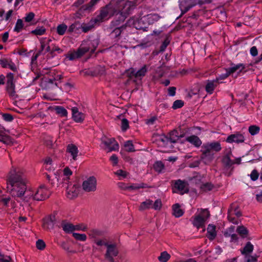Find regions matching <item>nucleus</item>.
Wrapping results in <instances>:
<instances>
[{"instance_id": "nucleus-53", "label": "nucleus", "mask_w": 262, "mask_h": 262, "mask_svg": "<svg viewBox=\"0 0 262 262\" xmlns=\"http://www.w3.org/2000/svg\"><path fill=\"white\" fill-rule=\"evenodd\" d=\"M147 19L149 23H153L154 21H158L160 16L157 14H150L147 15Z\"/></svg>"}, {"instance_id": "nucleus-56", "label": "nucleus", "mask_w": 262, "mask_h": 262, "mask_svg": "<svg viewBox=\"0 0 262 262\" xmlns=\"http://www.w3.org/2000/svg\"><path fill=\"white\" fill-rule=\"evenodd\" d=\"M230 74L229 73V71H228V69H226V72L225 74H222L220 75H219L218 77H217L215 79V81L218 83L219 84L220 80H224L226 78H227Z\"/></svg>"}, {"instance_id": "nucleus-33", "label": "nucleus", "mask_w": 262, "mask_h": 262, "mask_svg": "<svg viewBox=\"0 0 262 262\" xmlns=\"http://www.w3.org/2000/svg\"><path fill=\"white\" fill-rule=\"evenodd\" d=\"M144 184H133L125 186L124 189L129 191L136 190L140 188H144Z\"/></svg>"}, {"instance_id": "nucleus-13", "label": "nucleus", "mask_w": 262, "mask_h": 262, "mask_svg": "<svg viewBox=\"0 0 262 262\" xmlns=\"http://www.w3.org/2000/svg\"><path fill=\"white\" fill-rule=\"evenodd\" d=\"M106 249L105 257L108 261H112L114 260L113 257L117 256L118 253L116 246L114 244H108Z\"/></svg>"}, {"instance_id": "nucleus-63", "label": "nucleus", "mask_w": 262, "mask_h": 262, "mask_svg": "<svg viewBox=\"0 0 262 262\" xmlns=\"http://www.w3.org/2000/svg\"><path fill=\"white\" fill-rule=\"evenodd\" d=\"M55 52H57L58 54H60L62 52V50L58 46L52 44L51 51L50 52L52 54Z\"/></svg>"}, {"instance_id": "nucleus-1", "label": "nucleus", "mask_w": 262, "mask_h": 262, "mask_svg": "<svg viewBox=\"0 0 262 262\" xmlns=\"http://www.w3.org/2000/svg\"><path fill=\"white\" fill-rule=\"evenodd\" d=\"M7 188L12 196L14 198L23 199L26 194L24 200L29 201L27 196L26 180L22 171L18 168L12 167L7 177Z\"/></svg>"}, {"instance_id": "nucleus-25", "label": "nucleus", "mask_w": 262, "mask_h": 262, "mask_svg": "<svg viewBox=\"0 0 262 262\" xmlns=\"http://www.w3.org/2000/svg\"><path fill=\"white\" fill-rule=\"evenodd\" d=\"M0 64L3 68H9L13 71H16L17 70L15 64L10 60L4 59L0 60Z\"/></svg>"}, {"instance_id": "nucleus-60", "label": "nucleus", "mask_w": 262, "mask_h": 262, "mask_svg": "<svg viewBox=\"0 0 262 262\" xmlns=\"http://www.w3.org/2000/svg\"><path fill=\"white\" fill-rule=\"evenodd\" d=\"M61 247L64 250H66L68 252L71 253H75V251L73 250L71 248L70 245L67 243H65V242L62 243V245H61Z\"/></svg>"}, {"instance_id": "nucleus-42", "label": "nucleus", "mask_w": 262, "mask_h": 262, "mask_svg": "<svg viewBox=\"0 0 262 262\" xmlns=\"http://www.w3.org/2000/svg\"><path fill=\"white\" fill-rule=\"evenodd\" d=\"M56 113L59 115L61 117H66L68 115L67 111L62 106H56L54 107Z\"/></svg>"}, {"instance_id": "nucleus-4", "label": "nucleus", "mask_w": 262, "mask_h": 262, "mask_svg": "<svg viewBox=\"0 0 262 262\" xmlns=\"http://www.w3.org/2000/svg\"><path fill=\"white\" fill-rule=\"evenodd\" d=\"M209 216L210 213L207 209H198L196 214L193 217L192 224L198 228L203 227Z\"/></svg>"}, {"instance_id": "nucleus-51", "label": "nucleus", "mask_w": 262, "mask_h": 262, "mask_svg": "<svg viewBox=\"0 0 262 262\" xmlns=\"http://www.w3.org/2000/svg\"><path fill=\"white\" fill-rule=\"evenodd\" d=\"M125 150L128 152H133L135 151L134 146L130 140L127 141L124 143Z\"/></svg>"}, {"instance_id": "nucleus-36", "label": "nucleus", "mask_w": 262, "mask_h": 262, "mask_svg": "<svg viewBox=\"0 0 262 262\" xmlns=\"http://www.w3.org/2000/svg\"><path fill=\"white\" fill-rule=\"evenodd\" d=\"M152 208V201L150 200H146L145 201L143 202L140 207L139 210L141 211L146 209H149Z\"/></svg>"}, {"instance_id": "nucleus-6", "label": "nucleus", "mask_w": 262, "mask_h": 262, "mask_svg": "<svg viewBox=\"0 0 262 262\" xmlns=\"http://www.w3.org/2000/svg\"><path fill=\"white\" fill-rule=\"evenodd\" d=\"M6 90L9 96L12 98H16L17 95L15 91V84L14 79V74L9 73L6 75Z\"/></svg>"}, {"instance_id": "nucleus-47", "label": "nucleus", "mask_w": 262, "mask_h": 262, "mask_svg": "<svg viewBox=\"0 0 262 262\" xmlns=\"http://www.w3.org/2000/svg\"><path fill=\"white\" fill-rule=\"evenodd\" d=\"M114 174L118 177L119 180L126 178L128 175V173L127 172L122 169L118 170L114 172Z\"/></svg>"}, {"instance_id": "nucleus-14", "label": "nucleus", "mask_w": 262, "mask_h": 262, "mask_svg": "<svg viewBox=\"0 0 262 262\" xmlns=\"http://www.w3.org/2000/svg\"><path fill=\"white\" fill-rule=\"evenodd\" d=\"M174 188V192L179 193L181 194H183L188 191L187 184L180 180L176 181Z\"/></svg>"}, {"instance_id": "nucleus-46", "label": "nucleus", "mask_w": 262, "mask_h": 262, "mask_svg": "<svg viewBox=\"0 0 262 262\" xmlns=\"http://www.w3.org/2000/svg\"><path fill=\"white\" fill-rule=\"evenodd\" d=\"M72 235L75 239L81 242H85L87 239L86 235L84 233L81 234L73 232Z\"/></svg>"}, {"instance_id": "nucleus-45", "label": "nucleus", "mask_w": 262, "mask_h": 262, "mask_svg": "<svg viewBox=\"0 0 262 262\" xmlns=\"http://www.w3.org/2000/svg\"><path fill=\"white\" fill-rule=\"evenodd\" d=\"M236 231L242 237H247L248 233L247 228L243 226H238Z\"/></svg>"}, {"instance_id": "nucleus-59", "label": "nucleus", "mask_w": 262, "mask_h": 262, "mask_svg": "<svg viewBox=\"0 0 262 262\" xmlns=\"http://www.w3.org/2000/svg\"><path fill=\"white\" fill-rule=\"evenodd\" d=\"M184 105V102L181 100H177L175 101L172 105L173 109H177L182 107Z\"/></svg>"}, {"instance_id": "nucleus-28", "label": "nucleus", "mask_w": 262, "mask_h": 262, "mask_svg": "<svg viewBox=\"0 0 262 262\" xmlns=\"http://www.w3.org/2000/svg\"><path fill=\"white\" fill-rule=\"evenodd\" d=\"M228 214L240 217L242 215V213L237 205L232 204L228 210Z\"/></svg>"}, {"instance_id": "nucleus-3", "label": "nucleus", "mask_w": 262, "mask_h": 262, "mask_svg": "<svg viewBox=\"0 0 262 262\" xmlns=\"http://www.w3.org/2000/svg\"><path fill=\"white\" fill-rule=\"evenodd\" d=\"M29 200L32 199L36 201H43L49 197L50 191L45 186L40 185L35 192L28 190L27 192Z\"/></svg>"}, {"instance_id": "nucleus-50", "label": "nucleus", "mask_w": 262, "mask_h": 262, "mask_svg": "<svg viewBox=\"0 0 262 262\" xmlns=\"http://www.w3.org/2000/svg\"><path fill=\"white\" fill-rule=\"evenodd\" d=\"M89 47H85V48H89V51H91V52L93 53L94 52L95 49L97 47L98 45V41L97 39H94L93 41H92L91 42H89L88 43ZM83 48H85V47H83Z\"/></svg>"}, {"instance_id": "nucleus-18", "label": "nucleus", "mask_w": 262, "mask_h": 262, "mask_svg": "<svg viewBox=\"0 0 262 262\" xmlns=\"http://www.w3.org/2000/svg\"><path fill=\"white\" fill-rule=\"evenodd\" d=\"M72 118L74 121L77 123L82 122L85 118V115L79 112L76 107L72 108Z\"/></svg>"}, {"instance_id": "nucleus-8", "label": "nucleus", "mask_w": 262, "mask_h": 262, "mask_svg": "<svg viewBox=\"0 0 262 262\" xmlns=\"http://www.w3.org/2000/svg\"><path fill=\"white\" fill-rule=\"evenodd\" d=\"M116 14L115 10L111 7L107 6L103 8L100 14L94 18L97 23L107 19L111 16Z\"/></svg>"}, {"instance_id": "nucleus-10", "label": "nucleus", "mask_w": 262, "mask_h": 262, "mask_svg": "<svg viewBox=\"0 0 262 262\" xmlns=\"http://www.w3.org/2000/svg\"><path fill=\"white\" fill-rule=\"evenodd\" d=\"M101 140L108 152L119 149V144L114 138H107L104 137L101 138Z\"/></svg>"}, {"instance_id": "nucleus-5", "label": "nucleus", "mask_w": 262, "mask_h": 262, "mask_svg": "<svg viewBox=\"0 0 262 262\" xmlns=\"http://www.w3.org/2000/svg\"><path fill=\"white\" fill-rule=\"evenodd\" d=\"M133 3L131 2L126 0H122L118 4L116 10H115L116 14L120 15L124 19L126 15L128 14L130 10L131 7L133 6Z\"/></svg>"}, {"instance_id": "nucleus-24", "label": "nucleus", "mask_w": 262, "mask_h": 262, "mask_svg": "<svg viewBox=\"0 0 262 262\" xmlns=\"http://www.w3.org/2000/svg\"><path fill=\"white\" fill-rule=\"evenodd\" d=\"M185 140L196 147H199L202 143L201 139L195 135L188 136Z\"/></svg>"}, {"instance_id": "nucleus-38", "label": "nucleus", "mask_w": 262, "mask_h": 262, "mask_svg": "<svg viewBox=\"0 0 262 262\" xmlns=\"http://www.w3.org/2000/svg\"><path fill=\"white\" fill-rule=\"evenodd\" d=\"M97 23L95 21L94 19H92L88 24H83L82 25L81 29L84 32H87L92 29Z\"/></svg>"}, {"instance_id": "nucleus-26", "label": "nucleus", "mask_w": 262, "mask_h": 262, "mask_svg": "<svg viewBox=\"0 0 262 262\" xmlns=\"http://www.w3.org/2000/svg\"><path fill=\"white\" fill-rule=\"evenodd\" d=\"M0 205L6 207H13L14 204L10 197L3 195L0 196Z\"/></svg>"}, {"instance_id": "nucleus-49", "label": "nucleus", "mask_w": 262, "mask_h": 262, "mask_svg": "<svg viewBox=\"0 0 262 262\" xmlns=\"http://www.w3.org/2000/svg\"><path fill=\"white\" fill-rule=\"evenodd\" d=\"M93 243L96 244L97 246L99 247L105 246L106 247L108 245V243L106 239L104 238H98L97 239L94 241Z\"/></svg>"}, {"instance_id": "nucleus-19", "label": "nucleus", "mask_w": 262, "mask_h": 262, "mask_svg": "<svg viewBox=\"0 0 262 262\" xmlns=\"http://www.w3.org/2000/svg\"><path fill=\"white\" fill-rule=\"evenodd\" d=\"M219 85L218 83L215 79L207 80L205 82V91L208 94H213L215 89Z\"/></svg>"}, {"instance_id": "nucleus-21", "label": "nucleus", "mask_w": 262, "mask_h": 262, "mask_svg": "<svg viewBox=\"0 0 262 262\" xmlns=\"http://www.w3.org/2000/svg\"><path fill=\"white\" fill-rule=\"evenodd\" d=\"M157 141L160 146L170 147H171L172 146V144L170 141V139L168 136L164 135L159 136L157 139Z\"/></svg>"}, {"instance_id": "nucleus-30", "label": "nucleus", "mask_w": 262, "mask_h": 262, "mask_svg": "<svg viewBox=\"0 0 262 262\" xmlns=\"http://www.w3.org/2000/svg\"><path fill=\"white\" fill-rule=\"evenodd\" d=\"M102 235V232L97 229H93L89 231V236L92 242L99 238V237Z\"/></svg>"}, {"instance_id": "nucleus-40", "label": "nucleus", "mask_w": 262, "mask_h": 262, "mask_svg": "<svg viewBox=\"0 0 262 262\" xmlns=\"http://www.w3.org/2000/svg\"><path fill=\"white\" fill-rule=\"evenodd\" d=\"M168 137H169L171 144L177 142L179 139L178 133L176 130H173L171 132Z\"/></svg>"}, {"instance_id": "nucleus-23", "label": "nucleus", "mask_w": 262, "mask_h": 262, "mask_svg": "<svg viewBox=\"0 0 262 262\" xmlns=\"http://www.w3.org/2000/svg\"><path fill=\"white\" fill-rule=\"evenodd\" d=\"M245 69V65L243 63H238L237 64L231 63V67L228 68V71H229L230 74H233L235 72L239 73L242 72Z\"/></svg>"}, {"instance_id": "nucleus-43", "label": "nucleus", "mask_w": 262, "mask_h": 262, "mask_svg": "<svg viewBox=\"0 0 262 262\" xmlns=\"http://www.w3.org/2000/svg\"><path fill=\"white\" fill-rule=\"evenodd\" d=\"M231 154V153H229L223 158L222 162L226 167H230L234 164V162L230 159V155Z\"/></svg>"}, {"instance_id": "nucleus-12", "label": "nucleus", "mask_w": 262, "mask_h": 262, "mask_svg": "<svg viewBox=\"0 0 262 262\" xmlns=\"http://www.w3.org/2000/svg\"><path fill=\"white\" fill-rule=\"evenodd\" d=\"M89 48L80 47L76 51H70L67 55V58L70 60H73L81 57L84 53L89 51Z\"/></svg>"}, {"instance_id": "nucleus-52", "label": "nucleus", "mask_w": 262, "mask_h": 262, "mask_svg": "<svg viewBox=\"0 0 262 262\" xmlns=\"http://www.w3.org/2000/svg\"><path fill=\"white\" fill-rule=\"evenodd\" d=\"M154 168L156 171H158V172H160L164 169V165L162 162L157 161L154 164Z\"/></svg>"}, {"instance_id": "nucleus-29", "label": "nucleus", "mask_w": 262, "mask_h": 262, "mask_svg": "<svg viewBox=\"0 0 262 262\" xmlns=\"http://www.w3.org/2000/svg\"><path fill=\"white\" fill-rule=\"evenodd\" d=\"M216 227L209 224L207 227V236L210 239H213L216 236Z\"/></svg>"}, {"instance_id": "nucleus-41", "label": "nucleus", "mask_w": 262, "mask_h": 262, "mask_svg": "<svg viewBox=\"0 0 262 262\" xmlns=\"http://www.w3.org/2000/svg\"><path fill=\"white\" fill-rule=\"evenodd\" d=\"M63 230L66 233L72 232L74 231V225L71 223H62L61 225Z\"/></svg>"}, {"instance_id": "nucleus-37", "label": "nucleus", "mask_w": 262, "mask_h": 262, "mask_svg": "<svg viewBox=\"0 0 262 262\" xmlns=\"http://www.w3.org/2000/svg\"><path fill=\"white\" fill-rule=\"evenodd\" d=\"M54 226L53 220L52 217H48L43 221L42 227L46 230H49L53 228Z\"/></svg>"}, {"instance_id": "nucleus-31", "label": "nucleus", "mask_w": 262, "mask_h": 262, "mask_svg": "<svg viewBox=\"0 0 262 262\" xmlns=\"http://www.w3.org/2000/svg\"><path fill=\"white\" fill-rule=\"evenodd\" d=\"M253 250V246L250 242H248L244 248L241 250V253L243 255H250Z\"/></svg>"}, {"instance_id": "nucleus-61", "label": "nucleus", "mask_w": 262, "mask_h": 262, "mask_svg": "<svg viewBox=\"0 0 262 262\" xmlns=\"http://www.w3.org/2000/svg\"><path fill=\"white\" fill-rule=\"evenodd\" d=\"M257 258L255 256L250 255H246L244 257V262H256Z\"/></svg>"}, {"instance_id": "nucleus-16", "label": "nucleus", "mask_w": 262, "mask_h": 262, "mask_svg": "<svg viewBox=\"0 0 262 262\" xmlns=\"http://www.w3.org/2000/svg\"><path fill=\"white\" fill-rule=\"evenodd\" d=\"M226 141L227 142L229 143H232L233 142L241 143L244 142L245 137L243 134L239 133H236L234 134H232L229 136Z\"/></svg>"}, {"instance_id": "nucleus-22", "label": "nucleus", "mask_w": 262, "mask_h": 262, "mask_svg": "<svg viewBox=\"0 0 262 262\" xmlns=\"http://www.w3.org/2000/svg\"><path fill=\"white\" fill-rule=\"evenodd\" d=\"M11 140L6 132L4 127L0 125V142L5 144H9L11 143Z\"/></svg>"}, {"instance_id": "nucleus-62", "label": "nucleus", "mask_w": 262, "mask_h": 262, "mask_svg": "<svg viewBox=\"0 0 262 262\" xmlns=\"http://www.w3.org/2000/svg\"><path fill=\"white\" fill-rule=\"evenodd\" d=\"M239 217H237L236 216H233L230 215H228V219L229 222L232 223L234 224H238L239 223Z\"/></svg>"}, {"instance_id": "nucleus-34", "label": "nucleus", "mask_w": 262, "mask_h": 262, "mask_svg": "<svg viewBox=\"0 0 262 262\" xmlns=\"http://www.w3.org/2000/svg\"><path fill=\"white\" fill-rule=\"evenodd\" d=\"M126 25H122L119 27L116 28L111 32V35L112 37H118L121 33L126 29Z\"/></svg>"}, {"instance_id": "nucleus-20", "label": "nucleus", "mask_w": 262, "mask_h": 262, "mask_svg": "<svg viewBox=\"0 0 262 262\" xmlns=\"http://www.w3.org/2000/svg\"><path fill=\"white\" fill-rule=\"evenodd\" d=\"M52 40L49 38H41L40 39V43L41 45V49L42 51L45 52H49L51 51V45L50 43Z\"/></svg>"}, {"instance_id": "nucleus-57", "label": "nucleus", "mask_w": 262, "mask_h": 262, "mask_svg": "<svg viewBox=\"0 0 262 262\" xmlns=\"http://www.w3.org/2000/svg\"><path fill=\"white\" fill-rule=\"evenodd\" d=\"M46 32V29L43 27H39L37 28L34 30H33L31 32L32 33L36 35H43Z\"/></svg>"}, {"instance_id": "nucleus-48", "label": "nucleus", "mask_w": 262, "mask_h": 262, "mask_svg": "<svg viewBox=\"0 0 262 262\" xmlns=\"http://www.w3.org/2000/svg\"><path fill=\"white\" fill-rule=\"evenodd\" d=\"M24 27L23 21L21 19H18L16 21L14 31L19 33L20 32Z\"/></svg>"}, {"instance_id": "nucleus-11", "label": "nucleus", "mask_w": 262, "mask_h": 262, "mask_svg": "<svg viewBox=\"0 0 262 262\" xmlns=\"http://www.w3.org/2000/svg\"><path fill=\"white\" fill-rule=\"evenodd\" d=\"M73 172L68 167H65L61 172L60 176L57 178V181L59 183L69 184L70 177Z\"/></svg>"}, {"instance_id": "nucleus-55", "label": "nucleus", "mask_w": 262, "mask_h": 262, "mask_svg": "<svg viewBox=\"0 0 262 262\" xmlns=\"http://www.w3.org/2000/svg\"><path fill=\"white\" fill-rule=\"evenodd\" d=\"M249 132L251 135H255L257 134L260 130V128L258 126L256 125H252L249 126Z\"/></svg>"}, {"instance_id": "nucleus-7", "label": "nucleus", "mask_w": 262, "mask_h": 262, "mask_svg": "<svg viewBox=\"0 0 262 262\" xmlns=\"http://www.w3.org/2000/svg\"><path fill=\"white\" fill-rule=\"evenodd\" d=\"M97 180L94 176H91L82 182V189L86 192H92L97 190Z\"/></svg>"}, {"instance_id": "nucleus-32", "label": "nucleus", "mask_w": 262, "mask_h": 262, "mask_svg": "<svg viewBox=\"0 0 262 262\" xmlns=\"http://www.w3.org/2000/svg\"><path fill=\"white\" fill-rule=\"evenodd\" d=\"M147 71V67L145 65L136 72L134 75L136 78L141 79L145 75Z\"/></svg>"}, {"instance_id": "nucleus-17", "label": "nucleus", "mask_w": 262, "mask_h": 262, "mask_svg": "<svg viewBox=\"0 0 262 262\" xmlns=\"http://www.w3.org/2000/svg\"><path fill=\"white\" fill-rule=\"evenodd\" d=\"M61 78L62 75L60 73L57 72L55 70H51L50 71L47 82L49 83H54L57 85V81H59Z\"/></svg>"}, {"instance_id": "nucleus-44", "label": "nucleus", "mask_w": 262, "mask_h": 262, "mask_svg": "<svg viewBox=\"0 0 262 262\" xmlns=\"http://www.w3.org/2000/svg\"><path fill=\"white\" fill-rule=\"evenodd\" d=\"M68 29V26L64 24H61L57 26V33L59 35H63Z\"/></svg>"}, {"instance_id": "nucleus-58", "label": "nucleus", "mask_w": 262, "mask_h": 262, "mask_svg": "<svg viewBox=\"0 0 262 262\" xmlns=\"http://www.w3.org/2000/svg\"><path fill=\"white\" fill-rule=\"evenodd\" d=\"M128 127L129 125L128 120L125 118H123L121 119V127L122 130L123 131H125L127 130Z\"/></svg>"}, {"instance_id": "nucleus-27", "label": "nucleus", "mask_w": 262, "mask_h": 262, "mask_svg": "<svg viewBox=\"0 0 262 262\" xmlns=\"http://www.w3.org/2000/svg\"><path fill=\"white\" fill-rule=\"evenodd\" d=\"M67 151L70 153L73 159L75 161L77 159L78 154V150L76 146L74 144H69L67 146Z\"/></svg>"}, {"instance_id": "nucleus-15", "label": "nucleus", "mask_w": 262, "mask_h": 262, "mask_svg": "<svg viewBox=\"0 0 262 262\" xmlns=\"http://www.w3.org/2000/svg\"><path fill=\"white\" fill-rule=\"evenodd\" d=\"M79 193V187L76 184L69 185L67 188V196L73 199L77 196Z\"/></svg>"}, {"instance_id": "nucleus-54", "label": "nucleus", "mask_w": 262, "mask_h": 262, "mask_svg": "<svg viewBox=\"0 0 262 262\" xmlns=\"http://www.w3.org/2000/svg\"><path fill=\"white\" fill-rule=\"evenodd\" d=\"M99 0H91V2L86 5H83L82 8L84 10H91L92 7L99 1Z\"/></svg>"}, {"instance_id": "nucleus-39", "label": "nucleus", "mask_w": 262, "mask_h": 262, "mask_svg": "<svg viewBox=\"0 0 262 262\" xmlns=\"http://www.w3.org/2000/svg\"><path fill=\"white\" fill-rule=\"evenodd\" d=\"M170 257L171 255L167 251H163L158 257V259L160 262H167Z\"/></svg>"}, {"instance_id": "nucleus-2", "label": "nucleus", "mask_w": 262, "mask_h": 262, "mask_svg": "<svg viewBox=\"0 0 262 262\" xmlns=\"http://www.w3.org/2000/svg\"><path fill=\"white\" fill-rule=\"evenodd\" d=\"M221 149V145L219 142L204 143L201 147V159L205 164H208L212 161L214 152H219Z\"/></svg>"}, {"instance_id": "nucleus-9", "label": "nucleus", "mask_w": 262, "mask_h": 262, "mask_svg": "<svg viewBox=\"0 0 262 262\" xmlns=\"http://www.w3.org/2000/svg\"><path fill=\"white\" fill-rule=\"evenodd\" d=\"M180 8L184 13L188 11L191 8L197 4L203 3L202 0H179Z\"/></svg>"}, {"instance_id": "nucleus-35", "label": "nucleus", "mask_w": 262, "mask_h": 262, "mask_svg": "<svg viewBox=\"0 0 262 262\" xmlns=\"http://www.w3.org/2000/svg\"><path fill=\"white\" fill-rule=\"evenodd\" d=\"M173 214L176 217L181 216L183 213V211L180 208V206L178 204H176L172 206Z\"/></svg>"}, {"instance_id": "nucleus-64", "label": "nucleus", "mask_w": 262, "mask_h": 262, "mask_svg": "<svg viewBox=\"0 0 262 262\" xmlns=\"http://www.w3.org/2000/svg\"><path fill=\"white\" fill-rule=\"evenodd\" d=\"M259 176V173L256 169H254L252 171L250 177L252 181H256L257 180Z\"/></svg>"}]
</instances>
